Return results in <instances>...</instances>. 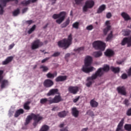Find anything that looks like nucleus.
<instances>
[{
  "label": "nucleus",
  "instance_id": "nucleus-42",
  "mask_svg": "<svg viewBox=\"0 0 131 131\" xmlns=\"http://www.w3.org/2000/svg\"><path fill=\"white\" fill-rule=\"evenodd\" d=\"M40 69H43L42 71L43 72H46L47 71H48V70H49V68H48V67L47 66H41L40 67Z\"/></svg>",
  "mask_w": 131,
  "mask_h": 131
},
{
  "label": "nucleus",
  "instance_id": "nucleus-11",
  "mask_svg": "<svg viewBox=\"0 0 131 131\" xmlns=\"http://www.w3.org/2000/svg\"><path fill=\"white\" fill-rule=\"evenodd\" d=\"M127 44V47L129 48L131 47V36L128 37H124L121 41V46H125Z\"/></svg>",
  "mask_w": 131,
  "mask_h": 131
},
{
  "label": "nucleus",
  "instance_id": "nucleus-49",
  "mask_svg": "<svg viewBox=\"0 0 131 131\" xmlns=\"http://www.w3.org/2000/svg\"><path fill=\"white\" fill-rule=\"evenodd\" d=\"M60 54L59 52H55L51 55V57H58V56H60Z\"/></svg>",
  "mask_w": 131,
  "mask_h": 131
},
{
  "label": "nucleus",
  "instance_id": "nucleus-43",
  "mask_svg": "<svg viewBox=\"0 0 131 131\" xmlns=\"http://www.w3.org/2000/svg\"><path fill=\"white\" fill-rule=\"evenodd\" d=\"M123 103L125 106H129V100L127 99H125Z\"/></svg>",
  "mask_w": 131,
  "mask_h": 131
},
{
  "label": "nucleus",
  "instance_id": "nucleus-56",
  "mask_svg": "<svg viewBox=\"0 0 131 131\" xmlns=\"http://www.w3.org/2000/svg\"><path fill=\"white\" fill-rule=\"evenodd\" d=\"M15 46V44L14 43H12V44H11V45H10V46H9V50H12V49L13 48H14V47Z\"/></svg>",
  "mask_w": 131,
  "mask_h": 131
},
{
  "label": "nucleus",
  "instance_id": "nucleus-19",
  "mask_svg": "<svg viewBox=\"0 0 131 131\" xmlns=\"http://www.w3.org/2000/svg\"><path fill=\"white\" fill-rule=\"evenodd\" d=\"M72 114L73 116L74 117H78V115H79V111L77 110V108L76 107H73L72 108Z\"/></svg>",
  "mask_w": 131,
  "mask_h": 131
},
{
  "label": "nucleus",
  "instance_id": "nucleus-45",
  "mask_svg": "<svg viewBox=\"0 0 131 131\" xmlns=\"http://www.w3.org/2000/svg\"><path fill=\"white\" fill-rule=\"evenodd\" d=\"M25 23L28 25H31L33 23V20H29L26 21Z\"/></svg>",
  "mask_w": 131,
  "mask_h": 131
},
{
  "label": "nucleus",
  "instance_id": "nucleus-25",
  "mask_svg": "<svg viewBox=\"0 0 131 131\" xmlns=\"http://www.w3.org/2000/svg\"><path fill=\"white\" fill-rule=\"evenodd\" d=\"M91 77H92V76L88 77L86 79V81L88 82L86 83V86L88 88H90L91 86V85H92L93 84V82L92 80H94V79H89V78H91Z\"/></svg>",
  "mask_w": 131,
  "mask_h": 131
},
{
  "label": "nucleus",
  "instance_id": "nucleus-12",
  "mask_svg": "<svg viewBox=\"0 0 131 131\" xmlns=\"http://www.w3.org/2000/svg\"><path fill=\"white\" fill-rule=\"evenodd\" d=\"M43 84L45 88H51L54 85V82L50 79H47L44 81Z\"/></svg>",
  "mask_w": 131,
  "mask_h": 131
},
{
  "label": "nucleus",
  "instance_id": "nucleus-13",
  "mask_svg": "<svg viewBox=\"0 0 131 131\" xmlns=\"http://www.w3.org/2000/svg\"><path fill=\"white\" fill-rule=\"evenodd\" d=\"M117 91L119 94L122 96H126V89L124 86H119L117 88Z\"/></svg>",
  "mask_w": 131,
  "mask_h": 131
},
{
  "label": "nucleus",
  "instance_id": "nucleus-37",
  "mask_svg": "<svg viewBox=\"0 0 131 131\" xmlns=\"http://www.w3.org/2000/svg\"><path fill=\"white\" fill-rule=\"evenodd\" d=\"M35 28H36V26L35 25H33L31 28H30L28 32L29 34H31L32 32H33L34 30H35Z\"/></svg>",
  "mask_w": 131,
  "mask_h": 131
},
{
  "label": "nucleus",
  "instance_id": "nucleus-21",
  "mask_svg": "<svg viewBox=\"0 0 131 131\" xmlns=\"http://www.w3.org/2000/svg\"><path fill=\"white\" fill-rule=\"evenodd\" d=\"M13 59H14L13 56L8 57L4 61H3V65H7V64H9L10 62H12Z\"/></svg>",
  "mask_w": 131,
  "mask_h": 131
},
{
  "label": "nucleus",
  "instance_id": "nucleus-61",
  "mask_svg": "<svg viewBox=\"0 0 131 131\" xmlns=\"http://www.w3.org/2000/svg\"><path fill=\"white\" fill-rule=\"evenodd\" d=\"M69 57H70V53H67L65 55V59H67Z\"/></svg>",
  "mask_w": 131,
  "mask_h": 131
},
{
  "label": "nucleus",
  "instance_id": "nucleus-38",
  "mask_svg": "<svg viewBox=\"0 0 131 131\" xmlns=\"http://www.w3.org/2000/svg\"><path fill=\"white\" fill-rule=\"evenodd\" d=\"M111 28V26H107L105 29L103 30V33L104 35H107V33H108V31L110 30Z\"/></svg>",
  "mask_w": 131,
  "mask_h": 131
},
{
  "label": "nucleus",
  "instance_id": "nucleus-8",
  "mask_svg": "<svg viewBox=\"0 0 131 131\" xmlns=\"http://www.w3.org/2000/svg\"><path fill=\"white\" fill-rule=\"evenodd\" d=\"M3 74H4V71L0 70V83H1V88L5 89V88H7V86L9 85V81L6 79L3 80L4 78Z\"/></svg>",
  "mask_w": 131,
  "mask_h": 131
},
{
  "label": "nucleus",
  "instance_id": "nucleus-23",
  "mask_svg": "<svg viewBox=\"0 0 131 131\" xmlns=\"http://www.w3.org/2000/svg\"><path fill=\"white\" fill-rule=\"evenodd\" d=\"M90 105L93 108H97V107H98V106L99 105V103L96 101L95 99H92L90 101Z\"/></svg>",
  "mask_w": 131,
  "mask_h": 131
},
{
  "label": "nucleus",
  "instance_id": "nucleus-14",
  "mask_svg": "<svg viewBox=\"0 0 131 131\" xmlns=\"http://www.w3.org/2000/svg\"><path fill=\"white\" fill-rule=\"evenodd\" d=\"M68 91L71 94H73V95H76V94H77V92H78V87L76 86H70L68 88Z\"/></svg>",
  "mask_w": 131,
  "mask_h": 131
},
{
  "label": "nucleus",
  "instance_id": "nucleus-36",
  "mask_svg": "<svg viewBox=\"0 0 131 131\" xmlns=\"http://www.w3.org/2000/svg\"><path fill=\"white\" fill-rule=\"evenodd\" d=\"M49 100H50V97L48 98H42L40 99V104H46L47 102H49Z\"/></svg>",
  "mask_w": 131,
  "mask_h": 131
},
{
  "label": "nucleus",
  "instance_id": "nucleus-22",
  "mask_svg": "<svg viewBox=\"0 0 131 131\" xmlns=\"http://www.w3.org/2000/svg\"><path fill=\"white\" fill-rule=\"evenodd\" d=\"M24 113V110L20 108L19 110H17L14 114V117L17 118L21 115V114H23Z\"/></svg>",
  "mask_w": 131,
  "mask_h": 131
},
{
  "label": "nucleus",
  "instance_id": "nucleus-10",
  "mask_svg": "<svg viewBox=\"0 0 131 131\" xmlns=\"http://www.w3.org/2000/svg\"><path fill=\"white\" fill-rule=\"evenodd\" d=\"M43 46V42L40 41V39H37L34 40L31 45L32 50H36V49H38L39 47H42Z\"/></svg>",
  "mask_w": 131,
  "mask_h": 131
},
{
  "label": "nucleus",
  "instance_id": "nucleus-48",
  "mask_svg": "<svg viewBox=\"0 0 131 131\" xmlns=\"http://www.w3.org/2000/svg\"><path fill=\"white\" fill-rule=\"evenodd\" d=\"M126 115L127 116H131V107L128 109L126 112Z\"/></svg>",
  "mask_w": 131,
  "mask_h": 131
},
{
  "label": "nucleus",
  "instance_id": "nucleus-1",
  "mask_svg": "<svg viewBox=\"0 0 131 131\" xmlns=\"http://www.w3.org/2000/svg\"><path fill=\"white\" fill-rule=\"evenodd\" d=\"M32 119L34 120L33 125L34 127H36V125L38 124V122H40V120H42L43 117H41L39 114L31 113L30 115L27 117L26 122H25V125H28V124L30 123V122Z\"/></svg>",
  "mask_w": 131,
  "mask_h": 131
},
{
  "label": "nucleus",
  "instance_id": "nucleus-60",
  "mask_svg": "<svg viewBox=\"0 0 131 131\" xmlns=\"http://www.w3.org/2000/svg\"><path fill=\"white\" fill-rule=\"evenodd\" d=\"M50 2H52V5H55V4H56V2H57V0H50Z\"/></svg>",
  "mask_w": 131,
  "mask_h": 131
},
{
  "label": "nucleus",
  "instance_id": "nucleus-28",
  "mask_svg": "<svg viewBox=\"0 0 131 131\" xmlns=\"http://www.w3.org/2000/svg\"><path fill=\"white\" fill-rule=\"evenodd\" d=\"M110 70L114 72V73H119V72H120V68H119V67L115 68L114 67H111Z\"/></svg>",
  "mask_w": 131,
  "mask_h": 131
},
{
  "label": "nucleus",
  "instance_id": "nucleus-59",
  "mask_svg": "<svg viewBox=\"0 0 131 131\" xmlns=\"http://www.w3.org/2000/svg\"><path fill=\"white\" fill-rule=\"evenodd\" d=\"M27 10H28V8H25L24 9H23L22 12H23V14H24V13H26V12H27Z\"/></svg>",
  "mask_w": 131,
  "mask_h": 131
},
{
  "label": "nucleus",
  "instance_id": "nucleus-6",
  "mask_svg": "<svg viewBox=\"0 0 131 131\" xmlns=\"http://www.w3.org/2000/svg\"><path fill=\"white\" fill-rule=\"evenodd\" d=\"M93 47L95 50H100V51H104L106 48V43L102 41H95L93 43Z\"/></svg>",
  "mask_w": 131,
  "mask_h": 131
},
{
  "label": "nucleus",
  "instance_id": "nucleus-7",
  "mask_svg": "<svg viewBox=\"0 0 131 131\" xmlns=\"http://www.w3.org/2000/svg\"><path fill=\"white\" fill-rule=\"evenodd\" d=\"M62 101H63V100L60 95H56L53 98L49 97V105L51 104H58V103H60Z\"/></svg>",
  "mask_w": 131,
  "mask_h": 131
},
{
  "label": "nucleus",
  "instance_id": "nucleus-4",
  "mask_svg": "<svg viewBox=\"0 0 131 131\" xmlns=\"http://www.w3.org/2000/svg\"><path fill=\"white\" fill-rule=\"evenodd\" d=\"M72 34H70L68 38H64L61 40H59L58 43V46L59 48H64V49H68L69 46L72 45Z\"/></svg>",
  "mask_w": 131,
  "mask_h": 131
},
{
  "label": "nucleus",
  "instance_id": "nucleus-31",
  "mask_svg": "<svg viewBox=\"0 0 131 131\" xmlns=\"http://www.w3.org/2000/svg\"><path fill=\"white\" fill-rule=\"evenodd\" d=\"M30 104V101H27L25 102L24 104V109H25V110H30V106H29Z\"/></svg>",
  "mask_w": 131,
  "mask_h": 131
},
{
  "label": "nucleus",
  "instance_id": "nucleus-29",
  "mask_svg": "<svg viewBox=\"0 0 131 131\" xmlns=\"http://www.w3.org/2000/svg\"><path fill=\"white\" fill-rule=\"evenodd\" d=\"M70 24V19L68 18L67 20L61 25V28H66Z\"/></svg>",
  "mask_w": 131,
  "mask_h": 131
},
{
  "label": "nucleus",
  "instance_id": "nucleus-15",
  "mask_svg": "<svg viewBox=\"0 0 131 131\" xmlns=\"http://www.w3.org/2000/svg\"><path fill=\"white\" fill-rule=\"evenodd\" d=\"M58 92H59V90L57 89H51L47 93V96H48V97H50V96H55V95H58Z\"/></svg>",
  "mask_w": 131,
  "mask_h": 131
},
{
  "label": "nucleus",
  "instance_id": "nucleus-34",
  "mask_svg": "<svg viewBox=\"0 0 131 131\" xmlns=\"http://www.w3.org/2000/svg\"><path fill=\"white\" fill-rule=\"evenodd\" d=\"M31 3L30 0H28L27 1H23L21 2V5H23L24 7H27V6H28V5H30Z\"/></svg>",
  "mask_w": 131,
  "mask_h": 131
},
{
  "label": "nucleus",
  "instance_id": "nucleus-20",
  "mask_svg": "<svg viewBox=\"0 0 131 131\" xmlns=\"http://www.w3.org/2000/svg\"><path fill=\"white\" fill-rule=\"evenodd\" d=\"M67 79V76H59L55 79L56 82H59L60 81H65Z\"/></svg>",
  "mask_w": 131,
  "mask_h": 131
},
{
  "label": "nucleus",
  "instance_id": "nucleus-18",
  "mask_svg": "<svg viewBox=\"0 0 131 131\" xmlns=\"http://www.w3.org/2000/svg\"><path fill=\"white\" fill-rule=\"evenodd\" d=\"M124 123V118L121 119L119 123L117 126V128L116 131H120L121 130L122 127H123V124Z\"/></svg>",
  "mask_w": 131,
  "mask_h": 131
},
{
  "label": "nucleus",
  "instance_id": "nucleus-16",
  "mask_svg": "<svg viewBox=\"0 0 131 131\" xmlns=\"http://www.w3.org/2000/svg\"><path fill=\"white\" fill-rule=\"evenodd\" d=\"M121 16L125 21H129V20H131L130 16H129V15H128V14H127L126 12H122L121 13Z\"/></svg>",
  "mask_w": 131,
  "mask_h": 131
},
{
  "label": "nucleus",
  "instance_id": "nucleus-9",
  "mask_svg": "<svg viewBox=\"0 0 131 131\" xmlns=\"http://www.w3.org/2000/svg\"><path fill=\"white\" fill-rule=\"evenodd\" d=\"M95 6L94 1L88 0L86 1L84 6L83 7V12H88L89 9H92Z\"/></svg>",
  "mask_w": 131,
  "mask_h": 131
},
{
  "label": "nucleus",
  "instance_id": "nucleus-44",
  "mask_svg": "<svg viewBox=\"0 0 131 131\" xmlns=\"http://www.w3.org/2000/svg\"><path fill=\"white\" fill-rule=\"evenodd\" d=\"M82 2H83V0H75V2L76 5H81L82 4Z\"/></svg>",
  "mask_w": 131,
  "mask_h": 131
},
{
  "label": "nucleus",
  "instance_id": "nucleus-46",
  "mask_svg": "<svg viewBox=\"0 0 131 131\" xmlns=\"http://www.w3.org/2000/svg\"><path fill=\"white\" fill-rule=\"evenodd\" d=\"M84 50V48L83 47H80L78 49H74V51L76 52H80V51H83Z\"/></svg>",
  "mask_w": 131,
  "mask_h": 131
},
{
  "label": "nucleus",
  "instance_id": "nucleus-26",
  "mask_svg": "<svg viewBox=\"0 0 131 131\" xmlns=\"http://www.w3.org/2000/svg\"><path fill=\"white\" fill-rule=\"evenodd\" d=\"M106 57H112L114 55V52L110 49H107L104 53Z\"/></svg>",
  "mask_w": 131,
  "mask_h": 131
},
{
  "label": "nucleus",
  "instance_id": "nucleus-40",
  "mask_svg": "<svg viewBox=\"0 0 131 131\" xmlns=\"http://www.w3.org/2000/svg\"><path fill=\"white\" fill-rule=\"evenodd\" d=\"M46 76H47V78H54L55 74H52L50 72H49L46 75Z\"/></svg>",
  "mask_w": 131,
  "mask_h": 131
},
{
  "label": "nucleus",
  "instance_id": "nucleus-24",
  "mask_svg": "<svg viewBox=\"0 0 131 131\" xmlns=\"http://www.w3.org/2000/svg\"><path fill=\"white\" fill-rule=\"evenodd\" d=\"M106 10V5H102L100 6L97 10V14H101L103 11Z\"/></svg>",
  "mask_w": 131,
  "mask_h": 131
},
{
  "label": "nucleus",
  "instance_id": "nucleus-5",
  "mask_svg": "<svg viewBox=\"0 0 131 131\" xmlns=\"http://www.w3.org/2000/svg\"><path fill=\"white\" fill-rule=\"evenodd\" d=\"M65 17H66V12L62 11L59 14H54L52 16V18L54 19H57L56 20L57 24H61L64 20H65Z\"/></svg>",
  "mask_w": 131,
  "mask_h": 131
},
{
  "label": "nucleus",
  "instance_id": "nucleus-64",
  "mask_svg": "<svg viewBox=\"0 0 131 131\" xmlns=\"http://www.w3.org/2000/svg\"><path fill=\"white\" fill-rule=\"evenodd\" d=\"M89 129V128H83L81 131H88V130Z\"/></svg>",
  "mask_w": 131,
  "mask_h": 131
},
{
  "label": "nucleus",
  "instance_id": "nucleus-53",
  "mask_svg": "<svg viewBox=\"0 0 131 131\" xmlns=\"http://www.w3.org/2000/svg\"><path fill=\"white\" fill-rule=\"evenodd\" d=\"M48 60H50V57H47V58L43 59V60H42L41 63H45V62H47V61H48Z\"/></svg>",
  "mask_w": 131,
  "mask_h": 131
},
{
  "label": "nucleus",
  "instance_id": "nucleus-57",
  "mask_svg": "<svg viewBox=\"0 0 131 131\" xmlns=\"http://www.w3.org/2000/svg\"><path fill=\"white\" fill-rule=\"evenodd\" d=\"M60 131H69L68 130V127H66L65 128L60 129Z\"/></svg>",
  "mask_w": 131,
  "mask_h": 131
},
{
  "label": "nucleus",
  "instance_id": "nucleus-55",
  "mask_svg": "<svg viewBox=\"0 0 131 131\" xmlns=\"http://www.w3.org/2000/svg\"><path fill=\"white\" fill-rule=\"evenodd\" d=\"M105 25L106 27H108V26H111L110 25V20H106L105 22Z\"/></svg>",
  "mask_w": 131,
  "mask_h": 131
},
{
  "label": "nucleus",
  "instance_id": "nucleus-51",
  "mask_svg": "<svg viewBox=\"0 0 131 131\" xmlns=\"http://www.w3.org/2000/svg\"><path fill=\"white\" fill-rule=\"evenodd\" d=\"M129 34H130V31H129V30L125 31L124 32V35H125V36H128V35H129Z\"/></svg>",
  "mask_w": 131,
  "mask_h": 131
},
{
  "label": "nucleus",
  "instance_id": "nucleus-35",
  "mask_svg": "<svg viewBox=\"0 0 131 131\" xmlns=\"http://www.w3.org/2000/svg\"><path fill=\"white\" fill-rule=\"evenodd\" d=\"M20 14V9H17L16 10H14L12 12V15L14 16V17H16V16H18Z\"/></svg>",
  "mask_w": 131,
  "mask_h": 131
},
{
  "label": "nucleus",
  "instance_id": "nucleus-63",
  "mask_svg": "<svg viewBox=\"0 0 131 131\" xmlns=\"http://www.w3.org/2000/svg\"><path fill=\"white\" fill-rule=\"evenodd\" d=\"M48 26H49V23H47L44 27H43V29H47Z\"/></svg>",
  "mask_w": 131,
  "mask_h": 131
},
{
  "label": "nucleus",
  "instance_id": "nucleus-32",
  "mask_svg": "<svg viewBox=\"0 0 131 131\" xmlns=\"http://www.w3.org/2000/svg\"><path fill=\"white\" fill-rule=\"evenodd\" d=\"M112 38H113V32L111 31V33L108 34L107 37L106 38V41H110Z\"/></svg>",
  "mask_w": 131,
  "mask_h": 131
},
{
  "label": "nucleus",
  "instance_id": "nucleus-41",
  "mask_svg": "<svg viewBox=\"0 0 131 131\" xmlns=\"http://www.w3.org/2000/svg\"><path fill=\"white\" fill-rule=\"evenodd\" d=\"M79 27V23L76 21L73 24V28H75V29H78V27Z\"/></svg>",
  "mask_w": 131,
  "mask_h": 131
},
{
  "label": "nucleus",
  "instance_id": "nucleus-30",
  "mask_svg": "<svg viewBox=\"0 0 131 131\" xmlns=\"http://www.w3.org/2000/svg\"><path fill=\"white\" fill-rule=\"evenodd\" d=\"M1 3L2 4L3 7H6L7 6V3L11 2V1H15L16 4H18V0H0Z\"/></svg>",
  "mask_w": 131,
  "mask_h": 131
},
{
  "label": "nucleus",
  "instance_id": "nucleus-52",
  "mask_svg": "<svg viewBox=\"0 0 131 131\" xmlns=\"http://www.w3.org/2000/svg\"><path fill=\"white\" fill-rule=\"evenodd\" d=\"M121 77L122 79H126V78H127V75H126V74H123Z\"/></svg>",
  "mask_w": 131,
  "mask_h": 131
},
{
  "label": "nucleus",
  "instance_id": "nucleus-62",
  "mask_svg": "<svg viewBox=\"0 0 131 131\" xmlns=\"http://www.w3.org/2000/svg\"><path fill=\"white\" fill-rule=\"evenodd\" d=\"M65 125V124H64V123H62L61 124H60L59 125V127H60V128H62V127H64V126Z\"/></svg>",
  "mask_w": 131,
  "mask_h": 131
},
{
  "label": "nucleus",
  "instance_id": "nucleus-50",
  "mask_svg": "<svg viewBox=\"0 0 131 131\" xmlns=\"http://www.w3.org/2000/svg\"><path fill=\"white\" fill-rule=\"evenodd\" d=\"M94 28L92 25H90L86 27V29L87 30H92V29Z\"/></svg>",
  "mask_w": 131,
  "mask_h": 131
},
{
  "label": "nucleus",
  "instance_id": "nucleus-2",
  "mask_svg": "<svg viewBox=\"0 0 131 131\" xmlns=\"http://www.w3.org/2000/svg\"><path fill=\"white\" fill-rule=\"evenodd\" d=\"M93 63V57L92 56L88 55L84 59V66L82 68V71L85 72V73H90V72H93L95 68L94 67H90Z\"/></svg>",
  "mask_w": 131,
  "mask_h": 131
},
{
  "label": "nucleus",
  "instance_id": "nucleus-47",
  "mask_svg": "<svg viewBox=\"0 0 131 131\" xmlns=\"http://www.w3.org/2000/svg\"><path fill=\"white\" fill-rule=\"evenodd\" d=\"M111 17H112V14H111V12H108L107 13H106V17L107 19H110Z\"/></svg>",
  "mask_w": 131,
  "mask_h": 131
},
{
  "label": "nucleus",
  "instance_id": "nucleus-17",
  "mask_svg": "<svg viewBox=\"0 0 131 131\" xmlns=\"http://www.w3.org/2000/svg\"><path fill=\"white\" fill-rule=\"evenodd\" d=\"M68 113V111H63L60 112H59L57 115L59 117H60V118H64V117H66V116H67Z\"/></svg>",
  "mask_w": 131,
  "mask_h": 131
},
{
  "label": "nucleus",
  "instance_id": "nucleus-33",
  "mask_svg": "<svg viewBox=\"0 0 131 131\" xmlns=\"http://www.w3.org/2000/svg\"><path fill=\"white\" fill-rule=\"evenodd\" d=\"M50 129V127L47 125L42 126L39 131H48Z\"/></svg>",
  "mask_w": 131,
  "mask_h": 131
},
{
  "label": "nucleus",
  "instance_id": "nucleus-27",
  "mask_svg": "<svg viewBox=\"0 0 131 131\" xmlns=\"http://www.w3.org/2000/svg\"><path fill=\"white\" fill-rule=\"evenodd\" d=\"M102 55H103V53H102L101 51H95L93 53V56L95 58H99L101 57Z\"/></svg>",
  "mask_w": 131,
  "mask_h": 131
},
{
  "label": "nucleus",
  "instance_id": "nucleus-39",
  "mask_svg": "<svg viewBox=\"0 0 131 131\" xmlns=\"http://www.w3.org/2000/svg\"><path fill=\"white\" fill-rule=\"evenodd\" d=\"M124 128L126 130L131 131V124H126L124 125Z\"/></svg>",
  "mask_w": 131,
  "mask_h": 131
},
{
  "label": "nucleus",
  "instance_id": "nucleus-58",
  "mask_svg": "<svg viewBox=\"0 0 131 131\" xmlns=\"http://www.w3.org/2000/svg\"><path fill=\"white\" fill-rule=\"evenodd\" d=\"M4 14V8H2L0 10V15H3Z\"/></svg>",
  "mask_w": 131,
  "mask_h": 131
},
{
  "label": "nucleus",
  "instance_id": "nucleus-54",
  "mask_svg": "<svg viewBox=\"0 0 131 131\" xmlns=\"http://www.w3.org/2000/svg\"><path fill=\"white\" fill-rule=\"evenodd\" d=\"M80 97L78 96V97H77L76 98L74 99L73 100V102L74 103H76L77 102H78V101L79 100Z\"/></svg>",
  "mask_w": 131,
  "mask_h": 131
},
{
  "label": "nucleus",
  "instance_id": "nucleus-3",
  "mask_svg": "<svg viewBox=\"0 0 131 131\" xmlns=\"http://www.w3.org/2000/svg\"><path fill=\"white\" fill-rule=\"evenodd\" d=\"M110 70V67L107 64L103 66V68H100L92 75L91 78H89L88 79H96L97 77H101L103 74L104 72H108Z\"/></svg>",
  "mask_w": 131,
  "mask_h": 131
}]
</instances>
